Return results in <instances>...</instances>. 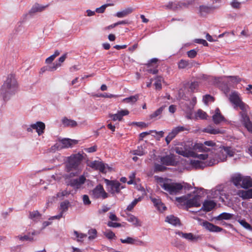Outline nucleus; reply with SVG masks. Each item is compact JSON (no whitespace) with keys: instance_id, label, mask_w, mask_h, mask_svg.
Instances as JSON below:
<instances>
[{"instance_id":"nucleus-43","label":"nucleus","mask_w":252,"mask_h":252,"mask_svg":"<svg viewBox=\"0 0 252 252\" xmlns=\"http://www.w3.org/2000/svg\"><path fill=\"white\" fill-rule=\"evenodd\" d=\"M156 82L154 84V85L157 90H160L162 88V85L161 84V82L163 80V78L161 76H157L156 78Z\"/></svg>"},{"instance_id":"nucleus-31","label":"nucleus","mask_w":252,"mask_h":252,"mask_svg":"<svg viewBox=\"0 0 252 252\" xmlns=\"http://www.w3.org/2000/svg\"><path fill=\"white\" fill-rule=\"evenodd\" d=\"M193 148L199 152H208L210 151V149L206 147L204 143H196Z\"/></svg>"},{"instance_id":"nucleus-46","label":"nucleus","mask_w":252,"mask_h":252,"mask_svg":"<svg viewBox=\"0 0 252 252\" xmlns=\"http://www.w3.org/2000/svg\"><path fill=\"white\" fill-rule=\"evenodd\" d=\"M238 221L245 228L249 230L252 231V226L248 223L245 220H239Z\"/></svg>"},{"instance_id":"nucleus-17","label":"nucleus","mask_w":252,"mask_h":252,"mask_svg":"<svg viewBox=\"0 0 252 252\" xmlns=\"http://www.w3.org/2000/svg\"><path fill=\"white\" fill-rule=\"evenodd\" d=\"M151 200L153 203L154 206L157 208V209L158 211L160 212H163L166 209V206L161 201L160 199L151 197Z\"/></svg>"},{"instance_id":"nucleus-12","label":"nucleus","mask_w":252,"mask_h":252,"mask_svg":"<svg viewBox=\"0 0 252 252\" xmlns=\"http://www.w3.org/2000/svg\"><path fill=\"white\" fill-rule=\"evenodd\" d=\"M175 151L176 153L185 157H195L197 155L193 151L183 149L182 147H176Z\"/></svg>"},{"instance_id":"nucleus-30","label":"nucleus","mask_w":252,"mask_h":252,"mask_svg":"<svg viewBox=\"0 0 252 252\" xmlns=\"http://www.w3.org/2000/svg\"><path fill=\"white\" fill-rule=\"evenodd\" d=\"M190 164L195 169H203L206 166L204 162L197 160H191Z\"/></svg>"},{"instance_id":"nucleus-53","label":"nucleus","mask_w":252,"mask_h":252,"mask_svg":"<svg viewBox=\"0 0 252 252\" xmlns=\"http://www.w3.org/2000/svg\"><path fill=\"white\" fill-rule=\"evenodd\" d=\"M198 83L196 81L191 82L189 86V88L192 93L194 92V91L198 88Z\"/></svg>"},{"instance_id":"nucleus-64","label":"nucleus","mask_w":252,"mask_h":252,"mask_svg":"<svg viewBox=\"0 0 252 252\" xmlns=\"http://www.w3.org/2000/svg\"><path fill=\"white\" fill-rule=\"evenodd\" d=\"M240 5L241 3L236 0H233L231 3V5L234 8H239Z\"/></svg>"},{"instance_id":"nucleus-55","label":"nucleus","mask_w":252,"mask_h":252,"mask_svg":"<svg viewBox=\"0 0 252 252\" xmlns=\"http://www.w3.org/2000/svg\"><path fill=\"white\" fill-rule=\"evenodd\" d=\"M74 234L75 235L76 237L78 238V239H77L78 241H81L82 239L87 237L86 234L81 233H79L77 231H74Z\"/></svg>"},{"instance_id":"nucleus-22","label":"nucleus","mask_w":252,"mask_h":252,"mask_svg":"<svg viewBox=\"0 0 252 252\" xmlns=\"http://www.w3.org/2000/svg\"><path fill=\"white\" fill-rule=\"evenodd\" d=\"M62 143V145L63 148H67L69 147H71L73 145L77 144L78 143V141L76 140H72L70 139H63L61 140Z\"/></svg>"},{"instance_id":"nucleus-39","label":"nucleus","mask_w":252,"mask_h":252,"mask_svg":"<svg viewBox=\"0 0 252 252\" xmlns=\"http://www.w3.org/2000/svg\"><path fill=\"white\" fill-rule=\"evenodd\" d=\"M139 98V94H137L134 95L130 96L128 97L124 98L123 101L126 103H134L137 101Z\"/></svg>"},{"instance_id":"nucleus-45","label":"nucleus","mask_w":252,"mask_h":252,"mask_svg":"<svg viewBox=\"0 0 252 252\" xmlns=\"http://www.w3.org/2000/svg\"><path fill=\"white\" fill-rule=\"evenodd\" d=\"M132 153L134 155L141 156L145 154V150L142 146H138L137 149L133 151Z\"/></svg>"},{"instance_id":"nucleus-18","label":"nucleus","mask_w":252,"mask_h":252,"mask_svg":"<svg viewBox=\"0 0 252 252\" xmlns=\"http://www.w3.org/2000/svg\"><path fill=\"white\" fill-rule=\"evenodd\" d=\"M237 194L240 197L244 200L252 198V189H249L247 190H239Z\"/></svg>"},{"instance_id":"nucleus-9","label":"nucleus","mask_w":252,"mask_h":252,"mask_svg":"<svg viewBox=\"0 0 252 252\" xmlns=\"http://www.w3.org/2000/svg\"><path fill=\"white\" fill-rule=\"evenodd\" d=\"M185 130L186 128L182 126H178L174 128L165 138L166 144L168 145L171 141L173 140L180 132L183 131Z\"/></svg>"},{"instance_id":"nucleus-1","label":"nucleus","mask_w":252,"mask_h":252,"mask_svg":"<svg viewBox=\"0 0 252 252\" xmlns=\"http://www.w3.org/2000/svg\"><path fill=\"white\" fill-rule=\"evenodd\" d=\"M83 159V156L80 153L72 154L67 158L65 162V171L69 173V174L65 175L64 177L66 179L78 176L81 173L79 169V165Z\"/></svg>"},{"instance_id":"nucleus-34","label":"nucleus","mask_w":252,"mask_h":252,"mask_svg":"<svg viewBox=\"0 0 252 252\" xmlns=\"http://www.w3.org/2000/svg\"><path fill=\"white\" fill-rule=\"evenodd\" d=\"M212 120L214 124L216 125H219L221 122L226 121L225 118L222 114L213 115L212 116Z\"/></svg>"},{"instance_id":"nucleus-3","label":"nucleus","mask_w":252,"mask_h":252,"mask_svg":"<svg viewBox=\"0 0 252 252\" xmlns=\"http://www.w3.org/2000/svg\"><path fill=\"white\" fill-rule=\"evenodd\" d=\"M201 196L198 194H187L181 197H176V201L185 205L187 208L198 207L201 206Z\"/></svg>"},{"instance_id":"nucleus-51","label":"nucleus","mask_w":252,"mask_h":252,"mask_svg":"<svg viewBox=\"0 0 252 252\" xmlns=\"http://www.w3.org/2000/svg\"><path fill=\"white\" fill-rule=\"evenodd\" d=\"M88 233L89 234V239L93 240L96 238L97 231L95 229H91L89 230Z\"/></svg>"},{"instance_id":"nucleus-36","label":"nucleus","mask_w":252,"mask_h":252,"mask_svg":"<svg viewBox=\"0 0 252 252\" xmlns=\"http://www.w3.org/2000/svg\"><path fill=\"white\" fill-rule=\"evenodd\" d=\"M233 217V215L228 213H222L219 215L217 218L216 219L219 220H231Z\"/></svg>"},{"instance_id":"nucleus-48","label":"nucleus","mask_w":252,"mask_h":252,"mask_svg":"<svg viewBox=\"0 0 252 252\" xmlns=\"http://www.w3.org/2000/svg\"><path fill=\"white\" fill-rule=\"evenodd\" d=\"M141 200V198L139 197L138 198H135L130 204H129L126 210L128 211H131L135 206L137 204L138 202Z\"/></svg>"},{"instance_id":"nucleus-27","label":"nucleus","mask_w":252,"mask_h":252,"mask_svg":"<svg viewBox=\"0 0 252 252\" xmlns=\"http://www.w3.org/2000/svg\"><path fill=\"white\" fill-rule=\"evenodd\" d=\"M204 225L206 229L211 232H220L222 230V228L221 227H220L208 221L204 222Z\"/></svg>"},{"instance_id":"nucleus-14","label":"nucleus","mask_w":252,"mask_h":252,"mask_svg":"<svg viewBox=\"0 0 252 252\" xmlns=\"http://www.w3.org/2000/svg\"><path fill=\"white\" fill-rule=\"evenodd\" d=\"M40 233V231L33 230L32 233L29 232L27 235H25L23 236H18L17 238L22 241H34L33 236L34 235H38Z\"/></svg>"},{"instance_id":"nucleus-10","label":"nucleus","mask_w":252,"mask_h":252,"mask_svg":"<svg viewBox=\"0 0 252 252\" xmlns=\"http://www.w3.org/2000/svg\"><path fill=\"white\" fill-rule=\"evenodd\" d=\"M45 128V125L44 123L42 122H37L35 124H32L31 127L27 128L28 132H32V129H35L39 135H41L44 133Z\"/></svg>"},{"instance_id":"nucleus-16","label":"nucleus","mask_w":252,"mask_h":252,"mask_svg":"<svg viewBox=\"0 0 252 252\" xmlns=\"http://www.w3.org/2000/svg\"><path fill=\"white\" fill-rule=\"evenodd\" d=\"M216 206V203L214 201L206 200L203 203L201 210L205 212H209L214 208Z\"/></svg>"},{"instance_id":"nucleus-15","label":"nucleus","mask_w":252,"mask_h":252,"mask_svg":"<svg viewBox=\"0 0 252 252\" xmlns=\"http://www.w3.org/2000/svg\"><path fill=\"white\" fill-rule=\"evenodd\" d=\"M129 114V111L127 110H122L119 111L117 114H110L109 117L111 118L114 121L119 120L121 121L124 116L127 115Z\"/></svg>"},{"instance_id":"nucleus-2","label":"nucleus","mask_w":252,"mask_h":252,"mask_svg":"<svg viewBox=\"0 0 252 252\" xmlns=\"http://www.w3.org/2000/svg\"><path fill=\"white\" fill-rule=\"evenodd\" d=\"M17 88L18 84L14 75H8L0 89V94L2 96L4 101H7L10 95L15 93Z\"/></svg>"},{"instance_id":"nucleus-26","label":"nucleus","mask_w":252,"mask_h":252,"mask_svg":"<svg viewBox=\"0 0 252 252\" xmlns=\"http://www.w3.org/2000/svg\"><path fill=\"white\" fill-rule=\"evenodd\" d=\"M49 4L43 6L38 3L34 4L30 11V13H34L37 12H42L44 11L47 7L49 6Z\"/></svg>"},{"instance_id":"nucleus-58","label":"nucleus","mask_w":252,"mask_h":252,"mask_svg":"<svg viewBox=\"0 0 252 252\" xmlns=\"http://www.w3.org/2000/svg\"><path fill=\"white\" fill-rule=\"evenodd\" d=\"M188 56L190 58H194L197 55V51L195 49L190 50L187 52Z\"/></svg>"},{"instance_id":"nucleus-35","label":"nucleus","mask_w":252,"mask_h":252,"mask_svg":"<svg viewBox=\"0 0 252 252\" xmlns=\"http://www.w3.org/2000/svg\"><path fill=\"white\" fill-rule=\"evenodd\" d=\"M243 177L240 174L237 175L232 177L231 181L237 187L241 186V182L243 180Z\"/></svg>"},{"instance_id":"nucleus-61","label":"nucleus","mask_w":252,"mask_h":252,"mask_svg":"<svg viewBox=\"0 0 252 252\" xmlns=\"http://www.w3.org/2000/svg\"><path fill=\"white\" fill-rule=\"evenodd\" d=\"M107 225L109 227L116 228V227H121V224L120 223H118V222H112V221H110L108 222Z\"/></svg>"},{"instance_id":"nucleus-5","label":"nucleus","mask_w":252,"mask_h":252,"mask_svg":"<svg viewBox=\"0 0 252 252\" xmlns=\"http://www.w3.org/2000/svg\"><path fill=\"white\" fill-rule=\"evenodd\" d=\"M230 101L233 104L235 107H238L242 110L240 114H243V115L246 117V112L248 111L249 106L243 102L239 95L236 92L231 93L229 96Z\"/></svg>"},{"instance_id":"nucleus-13","label":"nucleus","mask_w":252,"mask_h":252,"mask_svg":"<svg viewBox=\"0 0 252 252\" xmlns=\"http://www.w3.org/2000/svg\"><path fill=\"white\" fill-rule=\"evenodd\" d=\"M203 131L211 134H224L225 131L223 129L216 128L213 126L209 125L204 128Z\"/></svg>"},{"instance_id":"nucleus-52","label":"nucleus","mask_w":252,"mask_h":252,"mask_svg":"<svg viewBox=\"0 0 252 252\" xmlns=\"http://www.w3.org/2000/svg\"><path fill=\"white\" fill-rule=\"evenodd\" d=\"M70 194V191L65 189L62 191L59 192L57 194V197L59 198H63L64 196H67Z\"/></svg>"},{"instance_id":"nucleus-59","label":"nucleus","mask_w":252,"mask_h":252,"mask_svg":"<svg viewBox=\"0 0 252 252\" xmlns=\"http://www.w3.org/2000/svg\"><path fill=\"white\" fill-rule=\"evenodd\" d=\"M104 235L108 239H112L116 237L115 233L111 230L105 232Z\"/></svg>"},{"instance_id":"nucleus-42","label":"nucleus","mask_w":252,"mask_h":252,"mask_svg":"<svg viewBox=\"0 0 252 252\" xmlns=\"http://www.w3.org/2000/svg\"><path fill=\"white\" fill-rule=\"evenodd\" d=\"M166 169L167 168L165 167V166L161 163V164L158 163H155L154 164V171L156 172H164L166 171Z\"/></svg>"},{"instance_id":"nucleus-4","label":"nucleus","mask_w":252,"mask_h":252,"mask_svg":"<svg viewBox=\"0 0 252 252\" xmlns=\"http://www.w3.org/2000/svg\"><path fill=\"white\" fill-rule=\"evenodd\" d=\"M157 180L160 187L170 194L177 193L183 188L181 184L172 183L169 179L158 177Z\"/></svg>"},{"instance_id":"nucleus-6","label":"nucleus","mask_w":252,"mask_h":252,"mask_svg":"<svg viewBox=\"0 0 252 252\" xmlns=\"http://www.w3.org/2000/svg\"><path fill=\"white\" fill-rule=\"evenodd\" d=\"M104 181L107 185L108 190L112 194L116 193H119L121 189L125 188V186L122 185L121 183L117 180L105 179Z\"/></svg>"},{"instance_id":"nucleus-24","label":"nucleus","mask_w":252,"mask_h":252,"mask_svg":"<svg viewBox=\"0 0 252 252\" xmlns=\"http://www.w3.org/2000/svg\"><path fill=\"white\" fill-rule=\"evenodd\" d=\"M90 167L95 169V170H98L101 172H103L105 169L104 163L96 160L91 162Z\"/></svg>"},{"instance_id":"nucleus-33","label":"nucleus","mask_w":252,"mask_h":252,"mask_svg":"<svg viewBox=\"0 0 252 252\" xmlns=\"http://www.w3.org/2000/svg\"><path fill=\"white\" fill-rule=\"evenodd\" d=\"M41 217V214L38 211L30 212L29 218L34 221H38Z\"/></svg>"},{"instance_id":"nucleus-21","label":"nucleus","mask_w":252,"mask_h":252,"mask_svg":"<svg viewBox=\"0 0 252 252\" xmlns=\"http://www.w3.org/2000/svg\"><path fill=\"white\" fill-rule=\"evenodd\" d=\"M241 187L245 189H248L252 187V179L250 176H246L243 177Z\"/></svg>"},{"instance_id":"nucleus-57","label":"nucleus","mask_w":252,"mask_h":252,"mask_svg":"<svg viewBox=\"0 0 252 252\" xmlns=\"http://www.w3.org/2000/svg\"><path fill=\"white\" fill-rule=\"evenodd\" d=\"M133 239L134 238L127 237L126 239H121L120 241L122 243L124 244H133Z\"/></svg>"},{"instance_id":"nucleus-54","label":"nucleus","mask_w":252,"mask_h":252,"mask_svg":"<svg viewBox=\"0 0 252 252\" xmlns=\"http://www.w3.org/2000/svg\"><path fill=\"white\" fill-rule=\"evenodd\" d=\"M62 145V144L60 140L58 143H56L54 145L51 147V150L54 151L56 150H61L63 149V147Z\"/></svg>"},{"instance_id":"nucleus-49","label":"nucleus","mask_w":252,"mask_h":252,"mask_svg":"<svg viewBox=\"0 0 252 252\" xmlns=\"http://www.w3.org/2000/svg\"><path fill=\"white\" fill-rule=\"evenodd\" d=\"M189 65L188 61L185 60H181L178 64V66L179 69H184Z\"/></svg>"},{"instance_id":"nucleus-50","label":"nucleus","mask_w":252,"mask_h":252,"mask_svg":"<svg viewBox=\"0 0 252 252\" xmlns=\"http://www.w3.org/2000/svg\"><path fill=\"white\" fill-rule=\"evenodd\" d=\"M214 97L210 94H206L203 97V101L205 104H208L209 101H214Z\"/></svg>"},{"instance_id":"nucleus-40","label":"nucleus","mask_w":252,"mask_h":252,"mask_svg":"<svg viewBox=\"0 0 252 252\" xmlns=\"http://www.w3.org/2000/svg\"><path fill=\"white\" fill-rule=\"evenodd\" d=\"M165 106H162L150 115V119H154L161 115L165 108Z\"/></svg>"},{"instance_id":"nucleus-29","label":"nucleus","mask_w":252,"mask_h":252,"mask_svg":"<svg viewBox=\"0 0 252 252\" xmlns=\"http://www.w3.org/2000/svg\"><path fill=\"white\" fill-rule=\"evenodd\" d=\"M62 121L64 126L74 127L77 126V123L76 121L73 120L68 119L66 117H64L62 119Z\"/></svg>"},{"instance_id":"nucleus-47","label":"nucleus","mask_w":252,"mask_h":252,"mask_svg":"<svg viewBox=\"0 0 252 252\" xmlns=\"http://www.w3.org/2000/svg\"><path fill=\"white\" fill-rule=\"evenodd\" d=\"M166 9L176 11L177 10V1H170L165 5Z\"/></svg>"},{"instance_id":"nucleus-20","label":"nucleus","mask_w":252,"mask_h":252,"mask_svg":"<svg viewBox=\"0 0 252 252\" xmlns=\"http://www.w3.org/2000/svg\"><path fill=\"white\" fill-rule=\"evenodd\" d=\"M194 2V0H184L183 1H177V10L188 8L189 5L193 4Z\"/></svg>"},{"instance_id":"nucleus-62","label":"nucleus","mask_w":252,"mask_h":252,"mask_svg":"<svg viewBox=\"0 0 252 252\" xmlns=\"http://www.w3.org/2000/svg\"><path fill=\"white\" fill-rule=\"evenodd\" d=\"M83 201L85 205H90L91 203L89 196L86 194L83 195Z\"/></svg>"},{"instance_id":"nucleus-60","label":"nucleus","mask_w":252,"mask_h":252,"mask_svg":"<svg viewBox=\"0 0 252 252\" xmlns=\"http://www.w3.org/2000/svg\"><path fill=\"white\" fill-rule=\"evenodd\" d=\"M223 149L225 153L230 157H233L234 156V152L231 149L230 147H224Z\"/></svg>"},{"instance_id":"nucleus-19","label":"nucleus","mask_w":252,"mask_h":252,"mask_svg":"<svg viewBox=\"0 0 252 252\" xmlns=\"http://www.w3.org/2000/svg\"><path fill=\"white\" fill-rule=\"evenodd\" d=\"M241 116L244 122V126L247 130L252 133V122L250 120L249 117L248 115V111L246 112V117L241 114Z\"/></svg>"},{"instance_id":"nucleus-41","label":"nucleus","mask_w":252,"mask_h":252,"mask_svg":"<svg viewBox=\"0 0 252 252\" xmlns=\"http://www.w3.org/2000/svg\"><path fill=\"white\" fill-rule=\"evenodd\" d=\"M127 221L133 223L136 226H140L141 224L139 220L132 215H130L128 217Z\"/></svg>"},{"instance_id":"nucleus-7","label":"nucleus","mask_w":252,"mask_h":252,"mask_svg":"<svg viewBox=\"0 0 252 252\" xmlns=\"http://www.w3.org/2000/svg\"><path fill=\"white\" fill-rule=\"evenodd\" d=\"M160 162L165 166H176L178 161L176 159V156L174 154H170L165 156H161L159 158Z\"/></svg>"},{"instance_id":"nucleus-8","label":"nucleus","mask_w":252,"mask_h":252,"mask_svg":"<svg viewBox=\"0 0 252 252\" xmlns=\"http://www.w3.org/2000/svg\"><path fill=\"white\" fill-rule=\"evenodd\" d=\"M92 197L95 199L102 198L105 199L108 197V193L104 190L101 184H99L92 190Z\"/></svg>"},{"instance_id":"nucleus-38","label":"nucleus","mask_w":252,"mask_h":252,"mask_svg":"<svg viewBox=\"0 0 252 252\" xmlns=\"http://www.w3.org/2000/svg\"><path fill=\"white\" fill-rule=\"evenodd\" d=\"M213 8L212 7L205 6V5H200L199 6V12L201 15H203L204 14H208L211 12Z\"/></svg>"},{"instance_id":"nucleus-25","label":"nucleus","mask_w":252,"mask_h":252,"mask_svg":"<svg viewBox=\"0 0 252 252\" xmlns=\"http://www.w3.org/2000/svg\"><path fill=\"white\" fill-rule=\"evenodd\" d=\"M176 234L179 235L180 236L189 241H193L195 240H197V238L191 233H184L182 231H178L176 232Z\"/></svg>"},{"instance_id":"nucleus-28","label":"nucleus","mask_w":252,"mask_h":252,"mask_svg":"<svg viewBox=\"0 0 252 252\" xmlns=\"http://www.w3.org/2000/svg\"><path fill=\"white\" fill-rule=\"evenodd\" d=\"M67 58V53L64 54L63 56L59 58L58 60V63H54L52 66L49 67V70L54 71L56 70L58 67L61 66L62 63L64 62Z\"/></svg>"},{"instance_id":"nucleus-56","label":"nucleus","mask_w":252,"mask_h":252,"mask_svg":"<svg viewBox=\"0 0 252 252\" xmlns=\"http://www.w3.org/2000/svg\"><path fill=\"white\" fill-rule=\"evenodd\" d=\"M110 5H111V4H104V5H102L101 6H100V7L97 8L95 10V11L98 13H102L104 12L107 6H110Z\"/></svg>"},{"instance_id":"nucleus-11","label":"nucleus","mask_w":252,"mask_h":252,"mask_svg":"<svg viewBox=\"0 0 252 252\" xmlns=\"http://www.w3.org/2000/svg\"><path fill=\"white\" fill-rule=\"evenodd\" d=\"M86 180V177L84 175H81L78 178L70 180L67 185L78 189L85 183Z\"/></svg>"},{"instance_id":"nucleus-44","label":"nucleus","mask_w":252,"mask_h":252,"mask_svg":"<svg viewBox=\"0 0 252 252\" xmlns=\"http://www.w3.org/2000/svg\"><path fill=\"white\" fill-rule=\"evenodd\" d=\"M69 204V202L68 200H65L63 202H62L60 203V208L61 210L62 213H63L66 212L68 209Z\"/></svg>"},{"instance_id":"nucleus-23","label":"nucleus","mask_w":252,"mask_h":252,"mask_svg":"<svg viewBox=\"0 0 252 252\" xmlns=\"http://www.w3.org/2000/svg\"><path fill=\"white\" fill-rule=\"evenodd\" d=\"M165 221L173 225H180V220L178 218L171 215L166 217Z\"/></svg>"},{"instance_id":"nucleus-32","label":"nucleus","mask_w":252,"mask_h":252,"mask_svg":"<svg viewBox=\"0 0 252 252\" xmlns=\"http://www.w3.org/2000/svg\"><path fill=\"white\" fill-rule=\"evenodd\" d=\"M133 11V9L132 7H127L121 11L118 12L116 16L119 18H123L131 13Z\"/></svg>"},{"instance_id":"nucleus-37","label":"nucleus","mask_w":252,"mask_h":252,"mask_svg":"<svg viewBox=\"0 0 252 252\" xmlns=\"http://www.w3.org/2000/svg\"><path fill=\"white\" fill-rule=\"evenodd\" d=\"M195 119L206 120L208 117L207 114L201 109L197 110L195 114Z\"/></svg>"},{"instance_id":"nucleus-63","label":"nucleus","mask_w":252,"mask_h":252,"mask_svg":"<svg viewBox=\"0 0 252 252\" xmlns=\"http://www.w3.org/2000/svg\"><path fill=\"white\" fill-rule=\"evenodd\" d=\"M97 149V146L94 145L92 147L86 148L85 149V150L86 152H87L88 153H93V152H94L96 151Z\"/></svg>"}]
</instances>
